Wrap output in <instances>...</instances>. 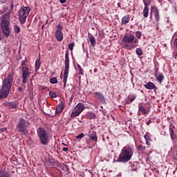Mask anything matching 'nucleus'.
Instances as JSON below:
<instances>
[{"instance_id":"obj_1","label":"nucleus","mask_w":177,"mask_h":177,"mask_svg":"<svg viewBox=\"0 0 177 177\" xmlns=\"http://www.w3.org/2000/svg\"><path fill=\"white\" fill-rule=\"evenodd\" d=\"M13 82V76L12 75H8L5 77L3 81L1 88L0 89V99H6L8 95H9V91L12 88V83Z\"/></svg>"},{"instance_id":"obj_2","label":"nucleus","mask_w":177,"mask_h":177,"mask_svg":"<svg viewBox=\"0 0 177 177\" xmlns=\"http://www.w3.org/2000/svg\"><path fill=\"white\" fill-rule=\"evenodd\" d=\"M132 156H133V149L131 147H124L121 150V152L118 158V160H113V162H128V161H131V158H132Z\"/></svg>"},{"instance_id":"obj_3","label":"nucleus","mask_w":177,"mask_h":177,"mask_svg":"<svg viewBox=\"0 0 177 177\" xmlns=\"http://www.w3.org/2000/svg\"><path fill=\"white\" fill-rule=\"evenodd\" d=\"M1 30L5 37L10 35V17L9 14H5L0 17Z\"/></svg>"},{"instance_id":"obj_4","label":"nucleus","mask_w":177,"mask_h":177,"mask_svg":"<svg viewBox=\"0 0 177 177\" xmlns=\"http://www.w3.org/2000/svg\"><path fill=\"white\" fill-rule=\"evenodd\" d=\"M122 42H124V48L126 49H129V50H131V49L136 48V46L132 44L135 41V35L132 33L125 35L122 37Z\"/></svg>"},{"instance_id":"obj_5","label":"nucleus","mask_w":177,"mask_h":177,"mask_svg":"<svg viewBox=\"0 0 177 177\" xmlns=\"http://www.w3.org/2000/svg\"><path fill=\"white\" fill-rule=\"evenodd\" d=\"M37 131L40 143L44 145H48L49 143V133H48V131H46L43 127H39Z\"/></svg>"},{"instance_id":"obj_6","label":"nucleus","mask_w":177,"mask_h":177,"mask_svg":"<svg viewBox=\"0 0 177 177\" xmlns=\"http://www.w3.org/2000/svg\"><path fill=\"white\" fill-rule=\"evenodd\" d=\"M30 12H31L30 7L24 6L20 8L19 12V20L21 24H24V23H26V20L27 19L28 15H30Z\"/></svg>"},{"instance_id":"obj_7","label":"nucleus","mask_w":177,"mask_h":177,"mask_svg":"<svg viewBox=\"0 0 177 177\" xmlns=\"http://www.w3.org/2000/svg\"><path fill=\"white\" fill-rule=\"evenodd\" d=\"M65 66L64 70V86L67 84V78H68V72L70 71V58L68 57V53L65 54Z\"/></svg>"},{"instance_id":"obj_8","label":"nucleus","mask_w":177,"mask_h":177,"mask_svg":"<svg viewBox=\"0 0 177 177\" xmlns=\"http://www.w3.org/2000/svg\"><path fill=\"white\" fill-rule=\"evenodd\" d=\"M84 109H85V106L82 103H79L77 106L72 110L71 113V117L72 118H75V117H78L84 111Z\"/></svg>"},{"instance_id":"obj_9","label":"nucleus","mask_w":177,"mask_h":177,"mask_svg":"<svg viewBox=\"0 0 177 177\" xmlns=\"http://www.w3.org/2000/svg\"><path fill=\"white\" fill-rule=\"evenodd\" d=\"M18 132L22 133V135H27L28 133V130L26 127V120L23 118L19 119V122L17 125Z\"/></svg>"},{"instance_id":"obj_10","label":"nucleus","mask_w":177,"mask_h":177,"mask_svg":"<svg viewBox=\"0 0 177 177\" xmlns=\"http://www.w3.org/2000/svg\"><path fill=\"white\" fill-rule=\"evenodd\" d=\"M21 73H22V82L23 84H27L28 81V76L31 73H30V70L28 67L23 66L21 68Z\"/></svg>"},{"instance_id":"obj_11","label":"nucleus","mask_w":177,"mask_h":177,"mask_svg":"<svg viewBox=\"0 0 177 177\" xmlns=\"http://www.w3.org/2000/svg\"><path fill=\"white\" fill-rule=\"evenodd\" d=\"M63 26L59 24L57 26V30L55 32V38L57 41L61 42V41L63 39Z\"/></svg>"},{"instance_id":"obj_12","label":"nucleus","mask_w":177,"mask_h":177,"mask_svg":"<svg viewBox=\"0 0 177 177\" xmlns=\"http://www.w3.org/2000/svg\"><path fill=\"white\" fill-rule=\"evenodd\" d=\"M94 95H95L97 97V99L100 100V103H102V104H104L106 103V98L104 97V95L99 92L94 93Z\"/></svg>"},{"instance_id":"obj_13","label":"nucleus","mask_w":177,"mask_h":177,"mask_svg":"<svg viewBox=\"0 0 177 177\" xmlns=\"http://www.w3.org/2000/svg\"><path fill=\"white\" fill-rule=\"evenodd\" d=\"M88 136L90 139H91V140H93L94 142L97 141V136L96 133L94 131H92V130L88 132Z\"/></svg>"},{"instance_id":"obj_14","label":"nucleus","mask_w":177,"mask_h":177,"mask_svg":"<svg viewBox=\"0 0 177 177\" xmlns=\"http://www.w3.org/2000/svg\"><path fill=\"white\" fill-rule=\"evenodd\" d=\"M145 88H146V89H156V88H157L156 86V84H154V83L151 82H149L148 83H147L146 84L144 85Z\"/></svg>"},{"instance_id":"obj_15","label":"nucleus","mask_w":177,"mask_h":177,"mask_svg":"<svg viewBox=\"0 0 177 177\" xmlns=\"http://www.w3.org/2000/svg\"><path fill=\"white\" fill-rule=\"evenodd\" d=\"M63 109H64V106L63 105V102H61L57 106L55 114H60L63 111Z\"/></svg>"},{"instance_id":"obj_16","label":"nucleus","mask_w":177,"mask_h":177,"mask_svg":"<svg viewBox=\"0 0 177 177\" xmlns=\"http://www.w3.org/2000/svg\"><path fill=\"white\" fill-rule=\"evenodd\" d=\"M6 104L9 109H17V103L16 102H7Z\"/></svg>"},{"instance_id":"obj_17","label":"nucleus","mask_w":177,"mask_h":177,"mask_svg":"<svg viewBox=\"0 0 177 177\" xmlns=\"http://www.w3.org/2000/svg\"><path fill=\"white\" fill-rule=\"evenodd\" d=\"M169 133H170V137L172 140L174 139H176V135L175 134V131H174V129H172V125H169Z\"/></svg>"},{"instance_id":"obj_18","label":"nucleus","mask_w":177,"mask_h":177,"mask_svg":"<svg viewBox=\"0 0 177 177\" xmlns=\"http://www.w3.org/2000/svg\"><path fill=\"white\" fill-rule=\"evenodd\" d=\"M138 111L143 115L149 114V111L146 110L143 106H140Z\"/></svg>"},{"instance_id":"obj_19","label":"nucleus","mask_w":177,"mask_h":177,"mask_svg":"<svg viewBox=\"0 0 177 177\" xmlns=\"http://www.w3.org/2000/svg\"><path fill=\"white\" fill-rule=\"evenodd\" d=\"M129 20H130L129 15H126L122 17V24H127V23H129Z\"/></svg>"},{"instance_id":"obj_20","label":"nucleus","mask_w":177,"mask_h":177,"mask_svg":"<svg viewBox=\"0 0 177 177\" xmlns=\"http://www.w3.org/2000/svg\"><path fill=\"white\" fill-rule=\"evenodd\" d=\"M156 80L159 83H162L164 81V75L162 73L156 75Z\"/></svg>"},{"instance_id":"obj_21","label":"nucleus","mask_w":177,"mask_h":177,"mask_svg":"<svg viewBox=\"0 0 177 177\" xmlns=\"http://www.w3.org/2000/svg\"><path fill=\"white\" fill-rule=\"evenodd\" d=\"M88 39H89V42L92 46H95V45H96V40L95 39V37L90 36L88 37Z\"/></svg>"},{"instance_id":"obj_22","label":"nucleus","mask_w":177,"mask_h":177,"mask_svg":"<svg viewBox=\"0 0 177 177\" xmlns=\"http://www.w3.org/2000/svg\"><path fill=\"white\" fill-rule=\"evenodd\" d=\"M143 17H148L149 16V7H145L143 10Z\"/></svg>"},{"instance_id":"obj_23","label":"nucleus","mask_w":177,"mask_h":177,"mask_svg":"<svg viewBox=\"0 0 177 177\" xmlns=\"http://www.w3.org/2000/svg\"><path fill=\"white\" fill-rule=\"evenodd\" d=\"M154 13L156 21H160V14L158 13V9L156 8L154 10Z\"/></svg>"},{"instance_id":"obj_24","label":"nucleus","mask_w":177,"mask_h":177,"mask_svg":"<svg viewBox=\"0 0 177 177\" xmlns=\"http://www.w3.org/2000/svg\"><path fill=\"white\" fill-rule=\"evenodd\" d=\"M0 177H10V174L5 171H0Z\"/></svg>"},{"instance_id":"obj_25","label":"nucleus","mask_w":177,"mask_h":177,"mask_svg":"<svg viewBox=\"0 0 177 177\" xmlns=\"http://www.w3.org/2000/svg\"><path fill=\"white\" fill-rule=\"evenodd\" d=\"M87 116H88V118H89V120H94V118H96V115H95V113L92 112H88L87 113Z\"/></svg>"},{"instance_id":"obj_26","label":"nucleus","mask_w":177,"mask_h":177,"mask_svg":"<svg viewBox=\"0 0 177 177\" xmlns=\"http://www.w3.org/2000/svg\"><path fill=\"white\" fill-rule=\"evenodd\" d=\"M136 52L138 56H142V55H143V51L140 48H136Z\"/></svg>"},{"instance_id":"obj_27","label":"nucleus","mask_w":177,"mask_h":177,"mask_svg":"<svg viewBox=\"0 0 177 177\" xmlns=\"http://www.w3.org/2000/svg\"><path fill=\"white\" fill-rule=\"evenodd\" d=\"M39 67H41V62L39 60L35 62V70L36 71L37 70H39Z\"/></svg>"},{"instance_id":"obj_28","label":"nucleus","mask_w":177,"mask_h":177,"mask_svg":"<svg viewBox=\"0 0 177 177\" xmlns=\"http://www.w3.org/2000/svg\"><path fill=\"white\" fill-rule=\"evenodd\" d=\"M50 84H57V78L56 77H52L50 80Z\"/></svg>"},{"instance_id":"obj_29","label":"nucleus","mask_w":177,"mask_h":177,"mask_svg":"<svg viewBox=\"0 0 177 177\" xmlns=\"http://www.w3.org/2000/svg\"><path fill=\"white\" fill-rule=\"evenodd\" d=\"M136 37H137V38L138 39H140V38H142V32L141 31H137L136 32Z\"/></svg>"},{"instance_id":"obj_30","label":"nucleus","mask_w":177,"mask_h":177,"mask_svg":"<svg viewBox=\"0 0 177 177\" xmlns=\"http://www.w3.org/2000/svg\"><path fill=\"white\" fill-rule=\"evenodd\" d=\"M68 46V49L70 50H73L74 49L75 44L73 42H72V43L69 44Z\"/></svg>"},{"instance_id":"obj_31","label":"nucleus","mask_w":177,"mask_h":177,"mask_svg":"<svg viewBox=\"0 0 177 177\" xmlns=\"http://www.w3.org/2000/svg\"><path fill=\"white\" fill-rule=\"evenodd\" d=\"M49 96H50V97H57V95H56L53 91H49Z\"/></svg>"},{"instance_id":"obj_32","label":"nucleus","mask_w":177,"mask_h":177,"mask_svg":"<svg viewBox=\"0 0 177 177\" xmlns=\"http://www.w3.org/2000/svg\"><path fill=\"white\" fill-rule=\"evenodd\" d=\"M85 136V134L84 133H82L76 136V139H82Z\"/></svg>"},{"instance_id":"obj_33","label":"nucleus","mask_w":177,"mask_h":177,"mask_svg":"<svg viewBox=\"0 0 177 177\" xmlns=\"http://www.w3.org/2000/svg\"><path fill=\"white\" fill-rule=\"evenodd\" d=\"M77 67L79 68L80 74H81V75H84V70H82V68H81V66H80V65H78Z\"/></svg>"},{"instance_id":"obj_34","label":"nucleus","mask_w":177,"mask_h":177,"mask_svg":"<svg viewBox=\"0 0 177 177\" xmlns=\"http://www.w3.org/2000/svg\"><path fill=\"white\" fill-rule=\"evenodd\" d=\"M146 142H150L151 140V138H150V136H149V135L146 134L145 136H144Z\"/></svg>"},{"instance_id":"obj_35","label":"nucleus","mask_w":177,"mask_h":177,"mask_svg":"<svg viewBox=\"0 0 177 177\" xmlns=\"http://www.w3.org/2000/svg\"><path fill=\"white\" fill-rule=\"evenodd\" d=\"M144 5H145V8H147V6H149V5H150V0H148L147 1H144Z\"/></svg>"},{"instance_id":"obj_36","label":"nucleus","mask_w":177,"mask_h":177,"mask_svg":"<svg viewBox=\"0 0 177 177\" xmlns=\"http://www.w3.org/2000/svg\"><path fill=\"white\" fill-rule=\"evenodd\" d=\"M15 31L17 34H19V32H20V28H19V26H15Z\"/></svg>"},{"instance_id":"obj_37","label":"nucleus","mask_w":177,"mask_h":177,"mask_svg":"<svg viewBox=\"0 0 177 177\" xmlns=\"http://www.w3.org/2000/svg\"><path fill=\"white\" fill-rule=\"evenodd\" d=\"M136 99V95H133V97L129 99V103H132V102H133V100H135Z\"/></svg>"},{"instance_id":"obj_38","label":"nucleus","mask_w":177,"mask_h":177,"mask_svg":"<svg viewBox=\"0 0 177 177\" xmlns=\"http://www.w3.org/2000/svg\"><path fill=\"white\" fill-rule=\"evenodd\" d=\"M39 91H44V89H46V87L45 86H39Z\"/></svg>"},{"instance_id":"obj_39","label":"nucleus","mask_w":177,"mask_h":177,"mask_svg":"<svg viewBox=\"0 0 177 177\" xmlns=\"http://www.w3.org/2000/svg\"><path fill=\"white\" fill-rule=\"evenodd\" d=\"M14 8H15V6H14V4H13V2H12V3H11V5H10V12H12Z\"/></svg>"},{"instance_id":"obj_40","label":"nucleus","mask_w":177,"mask_h":177,"mask_svg":"<svg viewBox=\"0 0 177 177\" xmlns=\"http://www.w3.org/2000/svg\"><path fill=\"white\" fill-rule=\"evenodd\" d=\"M138 149H139V150H145V147H143L142 145H139Z\"/></svg>"},{"instance_id":"obj_41","label":"nucleus","mask_w":177,"mask_h":177,"mask_svg":"<svg viewBox=\"0 0 177 177\" xmlns=\"http://www.w3.org/2000/svg\"><path fill=\"white\" fill-rule=\"evenodd\" d=\"M174 46L177 48V38L174 40Z\"/></svg>"},{"instance_id":"obj_42","label":"nucleus","mask_w":177,"mask_h":177,"mask_svg":"<svg viewBox=\"0 0 177 177\" xmlns=\"http://www.w3.org/2000/svg\"><path fill=\"white\" fill-rule=\"evenodd\" d=\"M6 130V128H1L0 129V132H5V131Z\"/></svg>"},{"instance_id":"obj_43","label":"nucleus","mask_w":177,"mask_h":177,"mask_svg":"<svg viewBox=\"0 0 177 177\" xmlns=\"http://www.w3.org/2000/svg\"><path fill=\"white\" fill-rule=\"evenodd\" d=\"M63 151H68V147H64L62 149Z\"/></svg>"},{"instance_id":"obj_44","label":"nucleus","mask_w":177,"mask_h":177,"mask_svg":"<svg viewBox=\"0 0 177 177\" xmlns=\"http://www.w3.org/2000/svg\"><path fill=\"white\" fill-rule=\"evenodd\" d=\"M24 66H26V62H22V64L21 65V68H23V67H24Z\"/></svg>"},{"instance_id":"obj_45","label":"nucleus","mask_w":177,"mask_h":177,"mask_svg":"<svg viewBox=\"0 0 177 177\" xmlns=\"http://www.w3.org/2000/svg\"><path fill=\"white\" fill-rule=\"evenodd\" d=\"M66 0H59L60 3H65Z\"/></svg>"},{"instance_id":"obj_46","label":"nucleus","mask_w":177,"mask_h":177,"mask_svg":"<svg viewBox=\"0 0 177 177\" xmlns=\"http://www.w3.org/2000/svg\"><path fill=\"white\" fill-rule=\"evenodd\" d=\"M133 42H134V44H138V39H135V37H134V41Z\"/></svg>"},{"instance_id":"obj_47","label":"nucleus","mask_w":177,"mask_h":177,"mask_svg":"<svg viewBox=\"0 0 177 177\" xmlns=\"http://www.w3.org/2000/svg\"><path fill=\"white\" fill-rule=\"evenodd\" d=\"M18 91H23V87H19V88H18Z\"/></svg>"},{"instance_id":"obj_48","label":"nucleus","mask_w":177,"mask_h":177,"mask_svg":"<svg viewBox=\"0 0 177 177\" xmlns=\"http://www.w3.org/2000/svg\"><path fill=\"white\" fill-rule=\"evenodd\" d=\"M146 145H147V146H150L149 141H146Z\"/></svg>"},{"instance_id":"obj_49","label":"nucleus","mask_w":177,"mask_h":177,"mask_svg":"<svg viewBox=\"0 0 177 177\" xmlns=\"http://www.w3.org/2000/svg\"><path fill=\"white\" fill-rule=\"evenodd\" d=\"M149 157H147V160L149 161Z\"/></svg>"},{"instance_id":"obj_50","label":"nucleus","mask_w":177,"mask_h":177,"mask_svg":"<svg viewBox=\"0 0 177 177\" xmlns=\"http://www.w3.org/2000/svg\"><path fill=\"white\" fill-rule=\"evenodd\" d=\"M60 78H62V75H60Z\"/></svg>"},{"instance_id":"obj_51","label":"nucleus","mask_w":177,"mask_h":177,"mask_svg":"<svg viewBox=\"0 0 177 177\" xmlns=\"http://www.w3.org/2000/svg\"><path fill=\"white\" fill-rule=\"evenodd\" d=\"M0 118H1V115H0Z\"/></svg>"}]
</instances>
